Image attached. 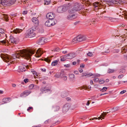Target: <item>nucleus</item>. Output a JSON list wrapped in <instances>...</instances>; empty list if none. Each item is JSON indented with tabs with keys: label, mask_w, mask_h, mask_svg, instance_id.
I'll return each mask as SVG.
<instances>
[{
	"label": "nucleus",
	"mask_w": 127,
	"mask_h": 127,
	"mask_svg": "<svg viewBox=\"0 0 127 127\" xmlns=\"http://www.w3.org/2000/svg\"><path fill=\"white\" fill-rule=\"evenodd\" d=\"M34 53V52L31 50H27L24 49L18 51V53L12 55V56H8L6 54H1L0 57L5 62L9 63L8 64H14L16 59H19L23 57L28 60L32 55Z\"/></svg>",
	"instance_id": "1"
},
{
	"label": "nucleus",
	"mask_w": 127,
	"mask_h": 127,
	"mask_svg": "<svg viewBox=\"0 0 127 127\" xmlns=\"http://www.w3.org/2000/svg\"><path fill=\"white\" fill-rule=\"evenodd\" d=\"M36 28L34 26L31 28L29 29L27 31V32L25 34V37L26 38L28 37L31 38L34 36L35 33L34 31L36 30Z\"/></svg>",
	"instance_id": "2"
},
{
	"label": "nucleus",
	"mask_w": 127,
	"mask_h": 127,
	"mask_svg": "<svg viewBox=\"0 0 127 127\" xmlns=\"http://www.w3.org/2000/svg\"><path fill=\"white\" fill-rule=\"evenodd\" d=\"M16 0H4L3 1L2 4L4 6H9L14 4Z\"/></svg>",
	"instance_id": "3"
},
{
	"label": "nucleus",
	"mask_w": 127,
	"mask_h": 127,
	"mask_svg": "<svg viewBox=\"0 0 127 127\" xmlns=\"http://www.w3.org/2000/svg\"><path fill=\"white\" fill-rule=\"evenodd\" d=\"M57 23V21L55 19H51L47 21L45 23V25L48 27H50L55 25Z\"/></svg>",
	"instance_id": "4"
},
{
	"label": "nucleus",
	"mask_w": 127,
	"mask_h": 127,
	"mask_svg": "<svg viewBox=\"0 0 127 127\" xmlns=\"http://www.w3.org/2000/svg\"><path fill=\"white\" fill-rule=\"evenodd\" d=\"M93 4L94 6V10L95 11H97L101 9L100 4L98 2H95L93 3Z\"/></svg>",
	"instance_id": "5"
},
{
	"label": "nucleus",
	"mask_w": 127,
	"mask_h": 127,
	"mask_svg": "<svg viewBox=\"0 0 127 127\" xmlns=\"http://www.w3.org/2000/svg\"><path fill=\"white\" fill-rule=\"evenodd\" d=\"M104 1L107 2L109 5H112L114 4H118L119 3L118 0H103Z\"/></svg>",
	"instance_id": "6"
},
{
	"label": "nucleus",
	"mask_w": 127,
	"mask_h": 127,
	"mask_svg": "<svg viewBox=\"0 0 127 127\" xmlns=\"http://www.w3.org/2000/svg\"><path fill=\"white\" fill-rule=\"evenodd\" d=\"M76 56V55L74 53H70L64 56V57L66 59H72Z\"/></svg>",
	"instance_id": "7"
},
{
	"label": "nucleus",
	"mask_w": 127,
	"mask_h": 127,
	"mask_svg": "<svg viewBox=\"0 0 127 127\" xmlns=\"http://www.w3.org/2000/svg\"><path fill=\"white\" fill-rule=\"evenodd\" d=\"M55 16V14L52 12L48 13L46 15L47 17L49 19H53Z\"/></svg>",
	"instance_id": "8"
},
{
	"label": "nucleus",
	"mask_w": 127,
	"mask_h": 127,
	"mask_svg": "<svg viewBox=\"0 0 127 127\" xmlns=\"http://www.w3.org/2000/svg\"><path fill=\"white\" fill-rule=\"evenodd\" d=\"M65 10L66 9L65 7L60 6L57 8V11L59 13H61L65 11Z\"/></svg>",
	"instance_id": "9"
},
{
	"label": "nucleus",
	"mask_w": 127,
	"mask_h": 127,
	"mask_svg": "<svg viewBox=\"0 0 127 127\" xmlns=\"http://www.w3.org/2000/svg\"><path fill=\"white\" fill-rule=\"evenodd\" d=\"M77 37L78 42L82 41L86 39L85 36L82 35H78Z\"/></svg>",
	"instance_id": "10"
},
{
	"label": "nucleus",
	"mask_w": 127,
	"mask_h": 127,
	"mask_svg": "<svg viewBox=\"0 0 127 127\" xmlns=\"http://www.w3.org/2000/svg\"><path fill=\"white\" fill-rule=\"evenodd\" d=\"M43 53L41 49L40 48L37 50L35 56L37 57H39L41 56Z\"/></svg>",
	"instance_id": "11"
},
{
	"label": "nucleus",
	"mask_w": 127,
	"mask_h": 127,
	"mask_svg": "<svg viewBox=\"0 0 127 127\" xmlns=\"http://www.w3.org/2000/svg\"><path fill=\"white\" fill-rule=\"evenodd\" d=\"M46 40L44 38H40L37 41V43L39 45H42L44 44Z\"/></svg>",
	"instance_id": "12"
},
{
	"label": "nucleus",
	"mask_w": 127,
	"mask_h": 127,
	"mask_svg": "<svg viewBox=\"0 0 127 127\" xmlns=\"http://www.w3.org/2000/svg\"><path fill=\"white\" fill-rule=\"evenodd\" d=\"M69 108V106L68 104L65 105L63 108V112L65 113L67 111Z\"/></svg>",
	"instance_id": "13"
},
{
	"label": "nucleus",
	"mask_w": 127,
	"mask_h": 127,
	"mask_svg": "<svg viewBox=\"0 0 127 127\" xmlns=\"http://www.w3.org/2000/svg\"><path fill=\"white\" fill-rule=\"evenodd\" d=\"M32 21L33 23L36 25H38L39 24V21L35 17H33L32 19Z\"/></svg>",
	"instance_id": "14"
},
{
	"label": "nucleus",
	"mask_w": 127,
	"mask_h": 127,
	"mask_svg": "<svg viewBox=\"0 0 127 127\" xmlns=\"http://www.w3.org/2000/svg\"><path fill=\"white\" fill-rule=\"evenodd\" d=\"M31 92L28 91L26 90L23 93H22L20 95L21 96L25 95L27 96L31 93Z\"/></svg>",
	"instance_id": "15"
},
{
	"label": "nucleus",
	"mask_w": 127,
	"mask_h": 127,
	"mask_svg": "<svg viewBox=\"0 0 127 127\" xmlns=\"http://www.w3.org/2000/svg\"><path fill=\"white\" fill-rule=\"evenodd\" d=\"M19 68L21 71L22 72L25 71L27 69L26 66H24L23 65L19 66Z\"/></svg>",
	"instance_id": "16"
},
{
	"label": "nucleus",
	"mask_w": 127,
	"mask_h": 127,
	"mask_svg": "<svg viewBox=\"0 0 127 127\" xmlns=\"http://www.w3.org/2000/svg\"><path fill=\"white\" fill-rule=\"evenodd\" d=\"M76 17L75 15H70L67 16V18L68 20H72L75 18Z\"/></svg>",
	"instance_id": "17"
},
{
	"label": "nucleus",
	"mask_w": 127,
	"mask_h": 127,
	"mask_svg": "<svg viewBox=\"0 0 127 127\" xmlns=\"http://www.w3.org/2000/svg\"><path fill=\"white\" fill-rule=\"evenodd\" d=\"M0 33L3 34V36H5L6 38L7 37L6 32L5 30L1 28H0Z\"/></svg>",
	"instance_id": "18"
},
{
	"label": "nucleus",
	"mask_w": 127,
	"mask_h": 127,
	"mask_svg": "<svg viewBox=\"0 0 127 127\" xmlns=\"http://www.w3.org/2000/svg\"><path fill=\"white\" fill-rule=\"evenodd\" d=\"M9 42L11 43H16V40L13 36H10V39L9 40Z\"/></svg>",
	"instance_id": "19"
},
{
	"label": "nucleus",
	"mask_w": 127,
	"mask_h": 127,
	"mask_svg": "<svg viewBox=\"0 0 127 127\" xmlns=\"http://www.w3.org/2000/svg\"><path fill=\"white\" fill-rule=\"evenodd\" d=\"M11 98H4L2 100V102H3V104L9 102V100H10Z\"/></svg>",
	"instance_id": "20"
},
{
	"label": "nucleus",
	"mask_w": 127,
	"mask_h": 127,
	"mask_svg": "<svg viewBox=\"0 0 127 127\" xmlns=\"http://www.w3.org/2000/svg\"><path fill=\"white\" fill-rule=\"evenodd\" d=\"M106 112H103V113H102L100 117H98V119L99 120L102 118L103 119H104L105 116L106 115L107 113Z\"/></svg>",
	"instance_id": "21"
},
{
	"label": "nucleus",
	"mask_w": 127,
	"mask_h": 127,
	"mask_svg": "<svg viewBox=\"0 0 127 127\" xmlns=\"http://www.w3.org/2000/svg\"><path fill=\"white\" fill-rule=\"evenodd\" d=\"M40 90L42 92H48L49 91H50L51 90L49 89H47L46 88L44 87H42L40 89Z\"/></svg>",
	"instance_id": "22"
},
{
	"label": "nucleus",
	"mask_w": 127,
	"mask_h": 127,
	"mask_svg": "<svg viewBox=\"0 0 127 127\" xmlns=\"http://www.w3.org/2000/svg\"><path fill=\"white\" fill-rule=\"evenodd\" d=\"M22 30L21 29H16L13 31V32L15 33H19L21 32Z\"/></svg>",
	"instance_id": "23"
},
{
	"label": "nucleus",
	"mask_w": 127,
	"mask_h": 127,
	"mask_svg": "<svg viewBox=\"0 0 127 127\" xmlns=\"http://www.w3.org/2000/svg\"><path fill=\"white\" fill-rule=\"evenodd\" d=\"M31 71L33 74L34 77L35 78H36V77L38 76L37 73L33 69H31Z\"/></svg>",
	"instance_id": "24"
},
{
	"label": "nucleus",
	"mask_w": 127,
	"mask_h": 127,
	"mask_svg": "<svg viewBox=\"0 0 127 127\" xmlns=\"http://www.w3.org/2000/svg\"><path fill=\"white\" fill-rule=\"evenodd\" d=\"M59 60H55L53 61L51 64V65L53 66H54L56 65L58 63Z\"/></svg>",
	"instance_id": "25"
},
{
	"label": "nucleus",
	"mask_w": 127,
	"mask_h": 127,
	"mask_svg": "<svg viewBox=\"0 0 127 127\" xmlns=\"http://www.w3.org/2000/svg\"><path fill=\"white\" fill-rule=\"evenodd\" d=\"M83 75L81 76V77H83L84 76H91L93 75V74L92 73H87L85 74L83 73Z\"/></svg>",
	"instance_id": "26"
},
{
	"label": "nucleus",
	"mask_w": 127,
	"mask_h": 127,
	"mask_svg": "<svg viewBox=\"0 0 127 127\" xmlns=\"http://www.w3.org/2000/svg\"><path fill=\"white\" fill-rule=\"evenodd\" d=\"M69 77L70 79L73 80L75 79V75L73 74H71L69 75Z\"/></svg>",
	"instance_id": "27"
},
{
	"label": "nucleus",
	"mask_w": 127,
	"mask_h": 127,
	"mask_svg": "<svg viewBox=\"0 0 127 127\" xmlns=\"http://www.w3.org/2000/svg\"><path fill=\"white\" fill-rule=\"evenodd\" d=\"M2 16L4 18V19H5V21H8V16L5 14H3L2 15Z\"/></svg>",
	"instance_id": "28"
},
{
	"label": "nucleus",
	"mask_w": 127,
	"mask_h": 127,
	"mask_svg": "<svg viewBox=\"0 0 127 127\" xmlns=\"http://www.w3.org/2000/svg\"><path fill=\"white\" fill-rule=\"evenodd\" d=\"M122 15L124 16L125 19L127 20V12L125 11L123 12Z\"/></svg>",
	"instance_id": "29"
},
{
	"label": "nucleus",
	"mask_w": 127,
	"mask_h": 127,
	"mask_svg": "<svg viewBox=\"0 0 127 127\" xmlns=\"http://www.w3.org/2000/svg\"><path fill=\"white\" fill-rule=\"evenodd\" d=\"M50 58L49 57H48L47 58H45L44 59V60L48 62V63H49L50 62Z\"/></svg>",
	"instance_id": "30"
},
{
	"label": "nucleus",
	"mask_w": 127,
	"mask_h": 127,
	"mask_svg": "<svg viewBox=\"0 0 127 127\" xmlns=\"http://www.w3.org/2000/svg\"><path fill=\"white\" fill-rule=\"evenodd\" d=\"M72 42L74 43H78V41H77V37L76 38L75 37L72 40Z\"/></svg>",
	"instance_id": "31"
},
{
	"label": "nucleus",
	"mask_w": 127,
	"mask_h": 127,
	"mask_svg": "<svg viewBox=\"0 0 127 127\" xmlns=\"http://www.w3.org/2000/svg\"><path fill=\"white\" fill-rule=\"evenodd\" d=\"M53 109L55 111H57L59 110L60 109V107L58 106H56L54 107Z\"/></svg>",
	"instance_id": "32"
},
{
	"label": "nucleus",
	"mask_w": 127,
	"mask_h": 127,
	"mask_svg": "<svg viewBox=\"0 0 127 127\" xmlns=\"http://www.w3.org/2000/svg\"><path fill=\"white\" fill-rule=\"evenodd\" d=\"M114 71L115 70L114 69H108L107 72L108 73H110L114 72Z\"/></svg>",
	"instance_id": "33"
},
{
	"label": "nucleus",
	"mask_w": 127,
	"mask_h": 127,
	"mask_svg": "<svg viewBox=\"0 0 127 127\" xmlns=\"http://www.w3.org/2000/svg\"><path fill=\"white\" fill-rule=\"evenodd\" d=\"M67 95V94L66 93L63 92L62 93L61 95L63 97H66Z\"/></svg>",
	"instance_id": "34"
},
{
	"label": "nucleus",
	"mask_w": 127,
	"mask_h": 127,
	"mask_svg": "<svg viewBox=\"0 0 127 127\" xmlns=\"http://www.w3.org/2000/svg\"><path fill=\"white\" fill-rule=\"evenodd\" d=\"M50 0H44L45 4H49L50 2Z\"/></svg>",
	"instance_id": "35"
},
{
	"label": "nucleus",
	"mask_w": 127,
	"mask_h": 127,
	"mask_svg": "<svg viewBox=\"0 0 127 127\" xmlns=\"http://www.w3.org/2000/svg\"><path fill=\"white\" fill-rule=\"evenodd\" d=\"M107 89V88L106 87H103L102 89L100 90V91L102 92H104V91H106Z\"/></svg>",
	"instance_id": "36"
},
{
	"label": "nucleus",
	"mask_w": 127,
	"mask_h": 127,
	"mask_svg": "<svg viewBox=\"0 0 127 127\" xmlns=\"http://www.w3.org/2000/svg\"><path fill=\"white\" fill-rule=\"evenodd\" d=\"M65 76V74L63 72H61L60 74V76L61 78H63V77Z\"/></svg>",
	"instance_id": "37"
},
{
	"label": "nucleus",
	"mask_w": 127,
	"mask_h": 127,
	"mask_svg": "<svg viewBox=\"0 0 127 127\" xmlns=\"http://www.w3.org/2000/svg\"><path fill=\"white\" fill-rule=\"evenodd\" d=\"M105 81L103 80H100L99 81V83L100 84H102L104 83Z\"/></svg>",
	"instance_id": "38"
},
{
	"label": "nucleus",
	"mask_w": 127,
	"mask_h": 127,
	"mask_svg": "<svg viewBox=\"0 0 127 127\" xmlns=\"http://www.w3.org/2000/svg\"><path fill=\"white\" fill-rule=\"evenodd\" d=\"M93 75L95 77H99L100 76V74H93Z\"/></svg>",
	"instance_id": "39"
},
{
	"label": "nucleus",
	"mask_w": 127,
	"mask_h": 127,
	"mask_svg": "<svg viewBox=\"0 0 127 127\" xmlns=\"http://www.w3.org/2000/svg\"><path fill=\"white\" fill-rule=\"evenodd\" d=\"M56 78H59L60 76V74L59 73H56L54 76Z\"/></svg>",
	"instance_id": "40"
},
{
	"label": "nucleus",
	"mask_w": 127,
	"mask_h": 127,
	"mask_svg": "<svg viewBox=\"0 0 127 127\" xmlns=\"http://www.w3.org/2000/svg\"><path fill=\"white\" fill-rule=\"evenodd\" d=\"M34 86V85L33 84H31L29 86V88L30 89H32L33 88Z\"/></svg>",
	"instance_id": "41"
},
{
	"label": "nucleus",
	"mask_w": 127,
	"mask_h": 127,
	"mask_svg": "<svg viewBox=\"0 0 127 127\" xmlns=\"http://www.w3.org/2000/svg\"><path fill=\"white\" fill-rule=\"evenodd\" d=\"M66 58L64 57V56L63 57H62L61 59V61H64L66 60Z\"/></svg>",
	"instance_id": "42"
},
{
	"label": "nucleus",
	"mask_w": 127,
	"mask_h": 127,
	"mask_svg": "<svg viewBox=\"0 0 127 127\" xmlns=\"http://www.w3.org/2000/svg\"><path fill=\"white\" fill-rule=\"evenodd\" d=\"M124 76V75H119L118 76V79H121Z\"/></svg>",
	"instance_id": "43"
},
{
	"label": "nucleus",
	"mask_w": 127,
	"mask_h": 127,
	"mask_svg": "<svg viewBox=\"0 0 127 127\" xmlns=\"http://www.w3.org/2000/svg\"><path fill=\"white\" fill-rule=\"evenodd\" d=\"M127 92V91L126 90H123L122 91H121V92H120V94H123L124 93L126 92Z\"/></svg>",
	"instance_id": "44"
},
{
	"label": "nucleus",
	"mask_w": 127,
	"mask_h": 127,
	"mask_svg": "<svg viewBox=\"0 0 127 127\" xmlns=\"http://www.w3.org/2000/svg\"><path fill=\"white\" fill-rule=\"evenodd\" d=\"M93 54L91 52H89L87 54V55L89 56H91Z\"/></svg>",
	"instance_id": "45"
},
{
	"label": "nucleus",
	"mask_w": 127,
	"mask_h": 127,
	"mask_svg": "<svg viewBox=\"0 0 127 127\" xmlns=\"http://www.w3.org/2000/svg\"><path fill=\"white\" fill-rule=\"evenodd\" d=\"M125 72V69H123L120 72V74H122Z\"/></svg>",
	"instance_id": "46"
},
{
	"label": "nucleus",
	"mask_w": 127,
	"mask_h": 127,
	"mask_svg": "<svg viewBox=\"0 0 127 127\" xmlns=\"http://www.w3.org/2000/svg\"><path fill=\"white\" fill-rule=\"evenodd\" d=\"M33 109V107H30L27 109V110L29 112L30 109Z\"/></svg>",
	"instance_id": "47"
},
{
	"label": "nucleus",
	"mask_w": 127,
	"mask_h": 127,
	"mask_svg": "<svg viewBox=\"0 0 127 127\" xmlns=\"http://www.w3.org/2000/svg\"><path fill=\"white\" fill-rule=\"evenodd\" d=\"M28 13V11H23V15H25L27 14Z\"/></svg>",
	"instance_id": "48"
},
{
	"label": "nucleus",
	"mask_w": 127,
	"mask_h": 127,
	"mask_svg": "<svg viewBox=\"0 0 127 127\" xmlns=\"http://www.w3.org/2000/svg\"><path fill=\"white\" fill-rule=\"evenodd\" d=\"M98 80L99 79L97 78H95L94 80L95 82H97Z\"/></svg>",
	"instance_id": "49"
},
{
	"label": "nucleus",
	"mask_w": 127,
	"mask_h": 127,
	"mask_svg": "<svg viewBox=\"0 0 127 127\" xmlns=\"http://www.w3.org/2000/svg\"><path fill=\"white\" fill-rule=\"evenodd\" d=\"M50 122V120H48L45 121L44 123L45 124H46Z\"/></svg>",
	"instance_id": "50"
},
{
	"label": "nucleus",
	"mask_w": 127,
	"mask_h": 127,
	"mask_svg": "<svg viewBox=\"0 0 127 127\" xmlns=\"http://www.w3.org/2000/svg\"><path fill=\"white\" fill-rule=\"evenodd\" d=\"M64 66L65 67H68L70 66V65L69 64H65L64 65Z\"/></svg>",
	"instance_id": "51"
},
{
	"label": "nucleus",
	"mask_w": 127,
	"mask_h": 127,
	"mask_svg": "<svg viewBox=\"0 0 127 127\" xmlns=\"http://www.w3.org/2000/svg\"><path fill=\"white\" fill-rule=\"evenodd\" d=\"M29 81V79H24V82L26 83L28 82Z\"/></svg>",
	"instance_id": "52"
},
{
	"label": "nucleus",
	"mask_w": 127,
	"mask_h": 127,
	"mask_svg": "<svg viewBox=\"0 0 127 127\" xmlns=\"http://www.w3.org/2000/svg\"><path fill=\"white\" fill-rule=\"evenodd\" d=\"M127 48V47H123L122 49V50H126V51H127V50H126Z\"/></svg>",
	"instance_id": "53"
},
{
	"label": "nucleus",
	"mask_w": 127,
	"mask_h": 127,
	"mask_svg": "<svg viewBox=\"0 0 127 127\" xmlns=\"http://www.w3.org/2000/svg\"><path fill=\"white\" fill-rule=\"evenodd\" d=\"M64 80H66L67 78V77L66 76H64L63 77Z\"/></svg>",
	"instance_id": "54"
},
{
	"label": "nucleus",
	"mask_w": 127,
	"mask_h": 127,
	"mask_svg": "<svg viewBox=\"0 0 127 127\" xmlns=\"http://www.w3.org/2000/svg\"><path fill=\"white\" fill-rule=\"evenodd\" d=\"M112 109L114 110L113 111V112H115L117 110V109H116V107H114L112 108Z\"/></svg>",
	"instance_id": "55"
},
{
	"label": "nucleus",
	"mask_w": 127,
	"mask_h": 127,
	"mask_svg": "<svg viewBox=\"0 0 127 127\" xmlns=\"http://www.w3.org/2000/svg\"><path fill=\"white\" fill-rule=\"evenodd\" d=\"M107 50H106L104 52L106 53H109L110 52V51L109 50V49L107 48Z\"/></svg>",
	"instance_id": "56"
},
{
	"label": "nucleus",
	"mask_w": 127,
	"mask_h": 127,
	"mask_svg": "<svg viewBox=\"0 0 127 127\" xmlns=\"http://www.w3.org/2000/svg\"><path fill=\"white\" fill-rule=\"evenodd\" d=\"M74 73L75 74H78L79 72L78 71L76 70L74 71Z\"/></svg>",
	"instance_id": "57"
},
{
	"label": "nucleus",
	"mask_w": 127,
	"mask_h": 127,
	"mask_svg": "<svg viewBox=\"0 0 127 127\" xmlns=\"http://www.w3.org/2000/svg\"><path fill=\"white\" fill-rule=\"evenodd\" d=\"M79 71L80 73H82L83 71V69L81 68H79Z\"/></svg>",
	"instance_id": "58"
},
{
	"label": "nucleus",
	"mask_w": 127,
	"mask_h": 127,
	"mask_svg": "<svg viewBox=\"0 0 127 127\" xmlns=\"http://www.w3.org/2000/svg\"><path fill=\"white\" fill-rule=\"evenodd\" d=\"M124 58L125 60H127V56L126 55H124Z\"/></svg>",
	"instance_id": "59"
},
{
	"label": "nucleus",
	"mask_w": 127,
	"mask_h": 127,
	"mask_svg": "<svg viewBox=\"0 0 127 127\" xmlns=\"http://www.w3.org/2000/svg\"><path fill=\"white\" fill-rule=\"evenodd\" d=\"M0 42L2 43H6L5 41L4 40L0 41Z\"/></svg>",
	"instance_id": "60"
},
{
	"label": "nucleus",
	"mask_w": 127,
	"mask_h": 127,
	"mask_svg": "<svg viewBox=\"0 0 127 127\" xmlns=\"http://www.w3.org/2000/svg\"><path fill=\"white\" fill-rule=\"evenodd\" d=\"M66 99L67 101H70L71 100V98L69 97H67L66 98Z\"/></svg>",
	"instance_id": "61"
},
{
	"label": "nucleus",
	"mask_w": 127,
	"mask_h": 127,
	"mask_svg": "<svg viewBox=\"0 0 127 127\" xmlns=\"http://www.w3.org/2000/svg\"><path fill=\"white\" fill-rule=\"evenodd\" d=\"M62 52L64 54H65L67 53V52L66 51H63Z\"/></svg>",
	"instance_id": "62"
},
{
	"label": "nucleus",
	"mask_w": 127,
	"mask_h": 127,
	"mask_svg": "<svg viewBox=\"0 0 127 127\" xmlns=\"http://www.w3.org/2000/svg\"><path fill=\"white\" fill-rule=\"evenodd\" d=\"M86 88L87 89H90L91 88V87L90 86H88V87H86Z\"/></svg>",
	"instance_id": "63"
},
{
	"label": "nucleus",
	"mask_w": 127,
	"mask_h": 127,
	"mask_svg": "<svg viewBox=\"0 0 127 127\" xmlns=\"http://www.w3.org/2000/svg\"><path fill=\"white\" fill-rule=\"evenodd\" d=\"M12 86L13 87H15L16 86V85L15 84H12Z\"/></svg>",
	"instance_id": "64"
}]
</instances>
